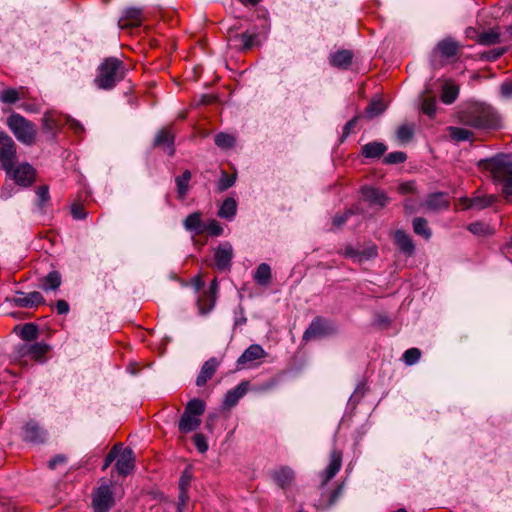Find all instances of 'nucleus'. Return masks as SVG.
I'll list each match as a JSON object with an SVG mask.
<instances>
[{
  "instance_id": "13",
  "label": "nucleus",
  "mask_w": 512,
  "mask_h": 512,
  "mask_svg": "<svg viewBox=\"0 0 512 512\" xmlns=\"http://www.w3.org/2000/svg\"><path fill=\"white\" fill-rule=\"evenodd\" d=\"M135 456L131 448L126 447L118 449V456L116 458V469L120 475L126 476L134 469Z\"/></svg>"
},
{
  "instance_id": "21",
  "label": "nucleus",
  "mask_w": 512,
  "mask_h": 512,
  "mask_svg": "<svg viewBox=\"0 0 512 512\" xmlns=\"http://www.w3.org/2000/svg\"><path fill=\"white\" fill-rule=\"evenodd\" d=\"M142 21V10L136 7H129L123 11V16L119 20L121 29L130 26H139Z\"/></svg>"
},
{
  "instance_id": "61",
  "label": "nucleus",
  "mask_w": 512,
  "mask_h": 512,
  "mask_svg": "<svg viewBox=\"0 0 512 512\" xmlns=\"http://www.w3.org/2000/svg\"><path fill=\"white\" fill-rule=\"evenodd\" d=\"M56 310L58 314H67L69 312V305L65 300H58L56 302Z\"/></svg>"
},
{
  "instance_id": "35",
  "label": "nucleus",
  "mask_w": 512,
  "mask_h": 512,
  "mask_svg": "<svg viewBox=\"0 0 512 512\" xmlns=\"http://www.w3.org/2000/svg\"><path fill=\"white\" fill-rule=\"evenodd\" d=\"M459 95V87L454 83L446 82L443 85L441 100L445 104H452Z\"/></svg>"
},
{
  "instance_id": "11",
  "label": "nucleus",
  "mask_w": 512,
  "mask_h": 512,
  "mask_svg": "<svg viewBox=\"0 0 512 512\" xmlns=\"http://www.w3.org/2000/svg\"><path fill=\"white\" fill-rule=\"evenodd\" d=\"M16 184L28 187L35 180V170L34 168L27 162L19 164L15 169L12 168L11 172L8 173Z\"/></svg>"
},
{
  "instance_id": "16",
  "label": "nucleus",
  "mask_w": 512,
  "mask_h": 512,
  "mask_svg": "<svg viewBox=\"0 0 512 512\" xmlns=\"http://www.w3.org/2000/svg\"><path fill=\"white\" fill-rule=\"evenodd\" d=\"M44 301V297L38 291H33L27 294L18 292L17 297L14 299L16 306L24 308L37 307L43 304Z\"/></svg>"
},
{
  "instance_id": "17",
  "label": "nucleus",
  "mask_w": 512,
  "mask_h": 512,
  "mask_svg": "<svg viewBox=\"0 0 512 512\" xmlns=\"http://www.w3.org/2000/svg\"><path fill=\"white\" fill-rule=\"evenodd\" d=\"M217 290L218 282L217 279L215 278L211 282L209 291H207L203 296L199 297L198 299V306L202 314L208 313L214 307Z\"/></svg>"
},
{
  "instance_id": "23",
  "label": "nucleus",
  "mask_w": 512,
  "mask_h": 512,
  "mask_svg": "<svg viewBox=\"0 0 512 512\" xmlns=\"http://www.w3.org/2000/svg\"><path fill=\"white\" fill-rule=\"evenodd\" d=\"M174 135L168 129L160 130L154 139V145L163 148L169 155L174 154Z\"/></svg>"
},
{
  "instance_id": "6",
  "label": "nucleus",
  "mask_w": 512,
  "mask_h": 512,
  "mask_svg": "<svg viewBox=\"0 0 512 512\" xmlns=\"http://www.w3.org/2000/svg\"><path fill=\"white\" fill-rule=\"evenodd\" d=\"M115 499L111 484L103 483L92 494V508L94 512H109L114 506Z\"/></svg>"
},
{
  "instance_id": "50",
  "label": "nucleus",
  "mask_w": 512,
  "mask_h": 512,
  "mask_svg": "<svg viewBox=\"0 0 512 512\" xmlns=\"http://www.w3.org/2000/svg\"><path fill=\"white\" fill-rule=\"evenodd\" d=\"M422 111L430 118H433L436 114V100L434 98H425L422 102Z\"/></svg>"
},
{
  "instance_id": "33",
  "label": "nucleus",
  "mask_w": 512,
  "mask_h": 512,
  "mask_svg": "<svg viewBox=\"0 0 512 512\" xmlns=\"http://www.w3.org/2000/svg\"><path fill=\"white\" fill-rule=\"evenodd\" d=\"M271 277V268L266 263H261L254 273L255 282L261 286H267L271 281Z\"/></svg>"
},
{
  "instance_id": "4",
  "label": "nucleus",
  "mask_w": 512,
  "mask_h": 512,
  "mask_svg": "<svg viewBox=\"0 0 512 512\" xmlns=\"http://www.w3.org/2000/svg\"><path fill=\"white\" fill-rule=\"evenodd\" d=\"M7 125L18 141L26 145H31L35 142V126L23 116L12 114L7 119Z\"/></svg>"
},
{
  "instance_id": "34",
  "label": "nucleus",
  "mask_w": 512,
  "mask_h": 512,
  "mask_svg": "<svg viewBox=\"0 0 512 512\" xmlns=\"http://www.w3.org/2000/svg\"><path fill=\"white\" fill-rule=\"evenodd\" d=\"M191 180V172L189 170H185L181 176L176 177V187L178 197L180 199H184L189 190V181Z\"/></svg>"
},
{
  "instance_id": "54",
  "label": "nucleus",
  "mask_w": 512,
  "mask_h": 512,
  "mask_svg": "<svg viewBox=\"0 0 512 512\" xmlns=\"http://www.w3.org/2000/svg\"><path fill=\"white\" fill-rule=\"evenodd\" d=\"M71 214L74 219L81 220L84 219L87 215L85 209L80 204H73L71 207Z\"/></svg>"
},
{
  "instance_id": "49",
  "label": "nucleus",
  "mask_w": 512,
  "mask_h": 512,
  "mask_svg": "<svg viewBox=\"0 0 512 512\" xmlns=\"http://www.w3.org/2000/svg\"><path fill=\"white\" fill-rule=\"evenodd\" d=\"M421 351L418 348L407 349L403 354V360L407 365H413L419 361Z\"/></svg>"
},
{
  "instance_id": "40",
  "label": "nucleus",
  "mask_w": 512,
  "mask_h": 512,
  "mask_svg": "<svg viewBox=\"0 0 512 512\" xmlns=\"http://www.w3.org/2000/svg\"><path fill=\"white\" fill-rule=\"evenodd\" d=\"M496 201L494 195H480L472 197L473 208L484 209L491 206Z\"/></svg>"
},
{
  "instance_id": "7",
  "label": "nucleus",
  "mask_w": 512,
  "mask_h": 512,
  "mask_svg": "<svg viewBox=\"0 0 512 512\" xmlns=\"http://www.w3.org/2000/svg\"><path fill=\"white\" fill-rule=\"evenodd\" d=\"M16 159V145L13 139L4 131L0 132V165L10 173Z\"/></svg>"
},
{
  "instance_id": "10",
  "label": "nucleus",
  "mask_w": 512,
  "mask_h": 512,
  "mask_svg": "<svg viewBox=\"0 0 512 512\" xmlns=\"http://www.w3.org/2000/svg\"><path fill=\"white\" fill-rule=\"evenodd\" d=\"M271 479L281 489L286 490L293 486L295 472L289 466H279L270 472Z\"/></svg>"
},
{
  "instance_id": "29",
  "label": "nucleus",
  "mask_w": 512,
  "mask_h": 512,
  "mask_svg": "<svg viewBox=\"0 0 512 512\" xmlns=\"http://www.w3.org/2000/svg\"><path fill=\"white\" fill-rule=\"evenodd\" d=\"M458 49H459V44L451 38L443 39L436 46V50L443 57H446V58L455 56L458 52Z\"/></svg>"
},
{
  "instance_id": "64",
  "label": "nucleus",
  "mask_w": 512,
  "mask_h": 512,
  "mask_svg": "<svg viewBox=\"0 0 512 512\" xmlns=\"http://www.w3.org/2000/svg\"><path fill=\"white\" fill-rule=\"evenodd\" d=\"M68 124L77 133L83 131L82 125L74 119H69Z\"/></svg>"
},
{
  "instance_id": "2",
  "label": "nucleus",
  "mask_w": 512,
  "mask_h": 512,
  "mask_svg": "<svg viewBox=\"0 0 512 512\" xmlns=\"http://www.w3.org/2000/svg\"><path fill=\"white\" fill-rule=\"evenodd\" d=\"M125 74L126 69L123 62L115 57H109L98 67L95 82L100 89L109 90L123 80Z\"/></svg>"
},
{
  "instance_id": "8",
  "label": "nucleus",
  "mask_w": 512,
  "mask_h": 512,
  "mask_svg": "<svg viewBox=\"0 0 512 512\" xmlns=\"http://www.w3.org/2000/svg\"><path fill=\"white\" fill-rule=\"evenodd\" d=\"M334 332L332 325L322 317L314 318L303 334V340L308 342L313 339L325 337Z\"/></svg>"
},
{
  "instance_id": "1",
  "label": "nucleus",
  "mask_w": 512,
  "mask_h": 512,
  "mask_svg": "<svg viewBox=\"0 0 512 512\" xmlns=\"http://www.w3.org/2000/svg\"><path fill=\"white\" fill-rule=\"evenodd\" d=\"M483 166L491 173L493 180L502 185L504 198L512 202V160L506 154L497 155L483 161Z\"/></svg>"
},
{
  "instance_id": "20",
  "label": "nucleus",
  "mask_w": 512,
  "mask_h": 512,
  "mask_svg": "<svg viewBox=\"0 0 512 512\" xmlns=\"http://www.w3.org/2000/svg\"><path fill=\"white\" fill-rule=\"evenodd\" d=\"M248 382H241L235 388L229 390L224 397L223 407L230 409L237 405L239 400L247 393Z\"/></svg>"
},
{
  "instance_id": "41",
  "label": "nucleus",
  "mask_w": 512,
  "mask_h": 512,
  "mask_svg": "<svg viewBox=\"0 0 512 512\" xmlns=\"http://www.w3.org/2000/svg\"><path fill=\"white\" fill-rule=\"evenodd\" d=\"M386 109L385 104L381 100L372 101L365 110L368 118H374L382 114Z\"/></svg>"
},
{
  "instance_id": "60",
  "label": "nucleus",
  "mask_w": 512,
  "mask_h": 512,
  "mask_svg": "<svg viewBox=\"0 0 512 512\" xmlns=\"http://www.w3.org/2000/svg\"><path fill=\"white\" fill-rule=\"evenodd\" d=\"M66 462V457L64 455H56L48 462V467L50 469H55L58 465L64 464Z\"/></svg>"
},
{
  "instance_id": "24",
  "label": "nucleus",
  "mask_w": 512,
  "mask_h": 512,
  "mask_svg": "<svg viewBox=\"0 0 512 512\" xmlns=\"http://www.w3.org/2000/svg\"><path fill=\"white\" fill-rule=\"evenodd\" d=\"M257 34L248 31L230 38V42L240 50H249L256 44Z\"/></svg>"
},
{
  "instance_id": "45",
  "label": "nucleus",
  "mask_w": 512,
  "mask_h": 512,
  "mask_svg": "<svg viewBox=\"0 0 512 512\" xmlns=\"http://www.w3.org/2000/svg\"><path fill=\"white\" fill-rule=\"evenodd\" d=\"M414 134V129L412 125L403 124L399 126L396 132L397 139L402 143L409 142Z\"/></svg>"
},
{
  "instance_id": "27",
  "label": "nucleus",
  "mask_w": 512,
  "mask_h": 512,
  "mask_svg": "<svg viewBox=\"0 0 512 512\" xmlns=\"http://www.w3.org/2000/svg\"><path fill=\"white\" fill-rule=\"evenodd\" d=\"M191 482V474L188 470H185L183 474L181 475V478L179 480V504H178V512H182V507L186 504L188 500V487L190 486Z\"/></svg>"
},
{
  "instance_id": "15",
  "label": "nucleus",
  "mask_w": 512,
  "mask_h": 512,
  "mask_svg": "<svg viewBox=\"0 0 512 512\" xmlns=\"http://www.w3.org/2000/svg\"><path fill=\"white\" fill-rule=\"evenodd\" d=\"M266 356V352L264 349L257 344L250 345L243 354L237 360V366L239 369L245 368L247 364L264 358Z\"/></svg>"
},
{
  "instance_id": "9",
  "label": "nucleus",
  "mask_w": 512,
  "mask_h": 512,
  "mask_svg": "<svg viewBox=\"0 0 512 512\" xmlns=\"http://www.w3.org/2000/svg\"><path fill=\"white\" fill-rule=\"evenodd\" d=\"M234 251L231 243L223 242L214 251L215 267L220 271L230 270Z\"/></svg>"
},
{
  "instance_id": "44",
  "label": "nucleus",
  "mask_w": 512,
  "mask_h": 512,
  "mask_svg": "<svg viewBox=\"0 0 512 512\" xmlns=\"http://www.w3.org/2000/svg\"><path fill=\"white\" fill-rule=\"evenodd\" d=\"M467 229L474 235H490L493 233L492 228L482 222H474L467 226Z\"/></svg>"
},
{
  "instance_id": "30",
  "label": "nucleus",
  "mask_w": 512,
  "mask_h": 512,
  "mask_svg": "<svg viewBox=\"0 0 512 512\" xmlns=\"http://www.w3.org/2000/svg\"><path fill=\"white\" fill-rule=\"evenodd\" d=\"M386 150L387 147L383 143L373 141L362 147V155L366 158H378L382 156Z\"/></svg>"
},
{
  "instance_id": "57",
  "label": "nucleus",
  "mask_w": 512,
  "mask_h": 512,
  "mask_svg": "<svg viewBox=\"0 0 512 512\" xmlns=\"http://www.w3.org/2000/svg\"><path fill=\"white\" fill-rule=\"evenodd\" d=\"M358 118H359L358 116H355L354 118H352L345 124V126L343 127V135H342L343 139L347 138L350 135V133L353 131V129L355 128V126L357 124Z\"/></svg>"
},
{
  "instance_id": "25",
  "label": "nucleus",
  "mask_w": 512,
  "mask_h": 512,
  "mask_svg": "<svg viewBox=\"0 0 512 512\" xmlns=\"http://www.w3.org/2000/svg\"><path fill=\"white\" fill-rule=\"evenodd\" d=\"M218 364L219 363L215 358H211V359L207 360L203 364L201 371H200L199 375L197 376L196 385L199 387L205 385L206 382L209 379H211L212 376L214 375V373L216 372Z\"/></svg>"
},
{
  "instance_id": "59",
  "label": "nucleus",
  "mask_w": 512,
  "mask_h": 512,
  "mask_svg": "<svg viewBox=\"0 0 512 512\" xmlns=\"http://www.w3.org/2000/svg\"><path fill=\"white\" fill-rule=\"evenodd\" d=\"M350 215H352V212L347 211L342 215L335 216L333 219V225L338 228L341 227L344 223H346V221Z\"/></svg>"
},
{
  "instance_id": "14",
  "label": "nucleus",
  "mask_w": 512,
  "mask_h": 512,
  "mask_svg": "<svg viewBox=\"0 0 512 512\" xmlns=\"http://www.w3.org/2000/svg\"><path fill=\"white\" fill-rule=\"evenodd\" d=\"M23 438L31 443H42L46 439V432L35 421H29L23 428Z\"/></svg>"
},
{
  "instance_id": "62",
  "label": "nucleus",
  "mask_w": 512,
  "mask_h": 512,
  "mask_svg": "<svg viewBox=\"0 0 512 512\" xmlns=\"http://www.w3.org/2000/svg\"><path fill=\"white\" fill-rule=\"evenodd\" d=\"M415 191L414 182H406L399 186V192L402 194L410 193Z\"/></svg>"
},
{
  "instance_id": "39",
  "label": "nucleus",
  "mask_w": 512,
  "mask_h": 512,
  "mask_svg": "<svg viewBox=\"0 0 512 512\" xmlns=\"http://www.w3.org/2000/svg\"><path fill=\"white\" fill-rule=\"evenodd\" d=\"M215 144L221 149H230L235 145L236 139L228 133H219L215 136Z\"/></svg>"
},
{
  "instance_id": "32",
  "label": "nucleus",
  "mask_w": 512,
  "mask_h": 512,
  "mask_svg": "<svg viewBox=\"0 0 512 512\" xmlns=\"http://www.w3.org/2000/svg\"><path fill=\"white\" fill-rule=\"evenodd\" d=\"M61 282L60 273L57 271H51L42 279L40 287L46 292L55 291L60 287Z\"/></svg>"
},
{
  "instance_id": "37",
  "label": "nucleus",
  "mask_w": 512,
  "mask_h": 512,
  "mask_svg": "<svg viewBox=\"0 0 512 512\" xmlns=\"http://www.w3.org/2000/svg\"><path fill=\"white\" fill-rule=\"evenodd\" d=\"M413 230L417 235L424 237L425 239H430L432 236L431 229L428 227V223L426 219L422 217H417L413 220Z\"/></svg>"
},
{
  "instance_id": "43",
  "label": "nucleus",
  "mask_w": 512,
  "mask_h": 512,
  "mask_svg": "<svg viewBox=\"0 0 512 512\" xmlns=\"http://www.w3.org/2000/svg\"><path fill=\"white\" fill-rule=\"evenodd\" d=\"M38 327L33 323H26L20 331V337L25 341H32L37 338Z\"/></svg>"
},
{
  "instance_id": "56",
  "label": "nucleus",
  "mask_w": 512,
  "mask_h": 512,
  "mask_svg": "<svg viewBox=\"0 0 512 512\" xmlns=\"http://www.w3.org/2000/svg\"><path fill=\"white\" fill-rule=\"evenodd\" d=\"M37 198L39 200V205L42 206L49 199V190L47 186H40L37 189Z\"/></svg>"
},
{
  "instance_id": "51",
  "label": "nucleus",
  "mask_w": 512,
  "mask_h": 512,
  "mask_svg": "<svg viewBox=\"0 0 512 512\" xmlns=\"http://www.w3.org/2000/svg\"><path fill=\"white\" fill-rule=\"evenodd\" d=\"M406 160V154L401 151L391 152L384 158L386 164H398Z\"/></svg>"
},
{
  "instance_id": "46",
  "label": "nucleus",
  "mask_w": 512,
  "mask_h": 512,
  "mask_svg": "<svg viewBox=\"0 0 512 512\" xmlns=\"http://www.w3.org/2000/svg\"><path fill=\"white\" fill-rule=\"evenodd\" d=\"M499 37L500 34L496 30L491 29L480 34L478 41L483 45H492L499 42Z\"/></svg>"
},
{
  "instance_id": "26",
  "label": "nucleus",
  "mask_w": 512,
  "mask_h": 512,
  "mask_svg": "<svg viewBox=\"0 0 512 512\" xmlns=\"http://www.w3.org/2000/svg\"><path fill=\"white\" fill-rule=\"evenodd\" d=\"M329 59L332 66L346 69L352 62L353 53L350 50H339L331 54Z\"/></svg>"
},
{
  "instance_id": "22",
  "label": "nucleus",
  "mask_w": 512,
  "mask_h": 512,
  "mask_svg": "<svg viewBox=\"0 0 512 512\" xmlns=\"http://www.w3.org/2000/svg\"><path fill=\"white\" fill-rule=\"evenodd\" d=\"M395 244L406 256H412L415 251V245L411 237L402 230H397L394 234Z\"/></svg>"
},
{
  "instance_id": "48",
  "label": "nucleus",
  "mask_w": 512,
  "mask_h": 512,
  "mask_svg": "<svg viewBox=\"0 0 512 512\" xmlns=\"http://www.w3.org/2000/svg\"><path fill=\"white\" fill-rule=\"evenodd\" d=\"M207 232L211 236H220L223 234V227L216 220H210L207 224L204 223L203 233Z\"/></svg>"
},
{
  "instance_id": "3",
  "label": "nucleus",
  "mask_w": 512,
  "mask_h": 512,
  "mask_svg": "<svg viewBox=\"0 0 512 512\" xmlns=\"http://www.w3.org/2000/svg\"><path fill=\"white\" fill-rule=\"evenodd\" d=\"M205 402L201 399L190 400L180 418L178 429L181 433H189L201 425L200 416L205 412Z\"/></svg>"
},
{
  "instance_id": "58",
  "label": "nucleus",
  "mask_w": 512,
  "mask_h": 512,
  "mask_svg": "<svg viewBox=\"0 0 512 512\" xmlns=\"http://www.w3.org/2000/svg\"><path fill=\"white\" fill-rule=\"evenodd\" d=\"M345 255L352 258L357 257L359 261H362L364 258L367 259L370 256L376 255V251L375 249H372L367 256H364L363 254L356 253L352 248H347L345 250Z\"/></svg>"
},
{
  "instance_id": "19",
  "label": "nucleus",
  "mask_w": 512,
  "mask_h": 512,
  "mask_svg": "<svg viewBox=\"0 0 512 512\" xmlns=\"http://www.w3.org/2000/svg\"><path fill=\"white\" fill-rule=\"evenodd\" d=\"M425 205L427 209L438 212L446 210L450 206L448 195L444 192H435L428 195Z\"/></svg>"
},
{
  "instance_id": "18",
  "label": "nucleus",
  "mask_w": 512,
  "mask_h": 512,
  "mask_svg": "<svg viewBox=\"0 0 512 512\" xmlns=\"http://www.w3.org/2000/svg\"><path fill=\"white\" fill-rule=\"evenodd\" d=\"M342 465V454L340 451L334 449L330 453V462L324 470L322 477V484L325 485L329 482L340 470Z\"/></svg>"
},
{
  "instance_id": "42",
  "label": "nucleus",
  "mask_w": 512,
  "mask_h": 512,
  "mask_svg": "<svg viewBox=\"0 0 512 512\" xmlns=\"http://www.w3.org/2000/svg\"><path fill=\"white\" fill-rule=\"evenodd\" d=\"M19 99V91L15 88H6L0 93V101L5 104H14Z\"/></svg>"
},
{
  "instance_id": "36",
  "label": "nucleus",
  "mask_w": 512,
  "mask_h": 512,
  "mask_svg": "<svg viewBox=\"0 0 512 512\" xmlns=\"http://www.w3.org/2000/svg\"><path fill=\"white\" fill-rule=\"evenodd\" d=\"M48 351V345L35 343L27 347L26 354L36 361H42Z\"/></svg>"
},
{
  "instance_id": "52",
  "label": "nucleus",
  "mask_w": 512,
  "mask_h": 512,
  "mask_svg": "<svg viewBox=\"0 0 512 512\" xmlns=\"http://www.w3.org/2000/svg\"><path fill=\"white\" fill-rule=\"evenodd\" d=\"M193 442L200 453H205L208 450L207 439L203 434H195L193 437Z\"/></svg>"
},
{
  "instance_id": "28",
  "label": "nucleus",
  "mask_w": 512,
  "mask_h": 512,
  "mask_svg": "<svg viewBox=\"0 0 512 512\" xmlns=\"http://www.w3.org/2000/svg\"><path fill=\"white\" fill-rule=\"evenodd\" d=\"M183 225L187 231L194 232L195 234H202L204 223L201 219V213H191L185 218Z\"/></svg>"
},
{
  "instance_id": "5",
  "label": "nucleus",
  "mask_w": 512,
  "mask_h": 512,
  "mask_svg": "<svg viewBox=\"0 0 512 512\" xmlns=\"http://www.w3.org/2000/svg\"><path fill=\"white\" fill-rule=\"evenodd\" d=\"M460 120L464 125L474 128H488L493 124L490 110L484 107L468 109L462 113Z\"/></svg>"
},
{
  "instance_id": "38",
  "label": "nucleus",
  "mask_w": 512,
  "mask_h": 512,
  "mask_svg": "<svg viewBox=\"0 0 512 512\" xmlns=\"http://www.w3.org/2000/svg\"><path fill=\"white\" fill-rule=\"evenodd\" d=\"M449 136L455 142L470 140L473 136L472 132L461 127H448Z\"/></svg>"
},
{
  "instance_id": "53",
  "label": "nucleus",
  "mask_w": 512,
  "mask_h": 512,
  "mask_svg": "<svg viewBox=\"0 0 512 512\" xmlns=\"http://www.w3.org/2000/svg\"><path fill=\"white\" fill-rule=\"evenodd\" d=\"M120 448V444H117L115 445L110 451L109 453L107 454L106 458H105V461H104V464H103V467L102 469L103 470H106L110 465L111 463L116 460L117 456H118V449Z\"/></svg>"
},
{
  "instance_id": "55",
  "label": "nucleus",
  "mask_w": 512,
  "mask_h": 512,
  "mask_svg": "<svg viewBox=\"0 0 512 512\" xmlns=\"http://www.w3.org/2000/svg\"><path fill=\"white\" fill-rule=\"evenodd\" d=\"M500 94L504 99L512 98V81H505L500 86Z\"/></svg>"
},
{
  "instance_id": "31",
  "label": "nucleus",
  "mask_w": 512,
  "mask_h": 512,
  "mask_svg": "<svg viewBox=\"0 0 512 512\" xmlns=\"http://www.w3.org/2000/svg\"><path fill=\"white\" fill-rule=\"evenodd\" d=\"M237 212V202L234 198H226L219 208L218 216L226 220H232Z\"/></svg>"
},
{
  "instance_id": "12",
  "label": "nucleus",
  "mask_w": 512,
  "mask_h": 512,
  "mask_svg": "<svg viewBox=\"0 0 512 512\" xmlns=\"http://www.w3.org/2000/svg\"><path fill=\"white\" fill-rule=\"evenodd\" d=\"M361 192L363 199L371 206H376L381 209L386 207L390 202V198L387 196V194L379 188L373 186H364L361 189Z\"/></svg>"
},
{
  "instance_id": "47",
  "label": "nucleus",
  "mask_w": 512,
  "mask_h": 512,
  "mask_svg": "<svg viewBox=\"0 0 512 512\" xmlns=\"http://www.w3.org/2000/svg\"><path fill=\"white\" fill-rule=\"evenodd\" d=\"M236 181V175L232 174L229 175L225 172H222V175L218 181L217 189L220 192H223L227 190L228 188L232 187L235 184Z\"/></svg>"
},
{
  "instance_id": "63",
  "label": "nucleus",
  "mask_w": 512,
  "mask_h": 512,
  "mask_svg": "<svg viewBox=\"0 0 512 512\" xmlns=\"http://www.w3.org/2000/svg\"><path fill=\"white\" fill-rule=\"evenodd\" d=\"M505 52V49L503 48H498V49H494L492 51H490L488 54H487V59L488 60H496L498 59L503 53Z\"/></svg>"
}]
</instances>
